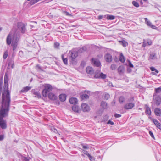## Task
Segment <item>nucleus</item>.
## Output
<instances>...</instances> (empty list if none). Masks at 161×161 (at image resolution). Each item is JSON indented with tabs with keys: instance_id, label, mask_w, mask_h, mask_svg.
<instances>
[{
	"instance_id": "9b49d317",
	"label": "nucleus",
	"mask_w": 161,
	"mask_h": 161,
	"mask_svg": "<svg viewBox=\"0 0 161 161\" xmlns=\"http://www.w3.org/2000/svg\"><path fill=\"white\" fill-rule=\"evenodd\" d=\"M48 97L52 100H55L57 99V96L53 93L50 92L47 95Z\"/></svg>"
},
{
	"instance_id": "79ce46f5",
	"label": "nucleus",
	"mask_w": 161,
	"mask_h": 161,
	"mask_svg": "<svg viewBox=\"0 0 161 161\" xmlns=\"http://www.w3.org/2000/svg\"><path fill=\"white\" fill-rule=\"evenodd\" d=\"M116 65L114 64H113L111 65L110 68L111 69L114 70L116 69Z\"/></svg>"
},
{
	"instance_id": "37998d69",
	"label": "nucleus",
	"mask_w": 161,
	"mask_h": 161,
	"mask_svg": "<svg viewBox=\"0 0 161 161\" xmlns=\"http://www.w3.org/2000/svg\"><path fill=\"white\" fill-rule=\"evenodd\" d=\"M100 72V71L99 70H97V72H96L95 74V75H94V77L95 78H98L97 77H96V75H97L98 76H99V75H100V73H99Z\"/></svg>"
},
{
	"instance_id": "680f3d73",
	"label": "nucleus",
	"mask_w": 161,
	"mask_h": 161,
	"mask_svg": "<svg viewBox=\"0 0 161 161\" xmlns=\"http://www.w3.org/2000/svg\"><path fill=\"white\" fill-rule=\"evenodd\" d=\"M2 28L0 27V31L2 30Z\"/></svg>"
},
{
	"instance_id": "603ef678",
	"label": "nucleus",
	"mask_w": 161,
	"mask_h": 161,
	"mask_svg": "<svg viewBox=\"0 0 161 161\" xmlns=\"http://www.w3.org/2000/svg\"><path fill=\"white\" fill-rule=\"evenodd\" d=\"M4 138V136L3 135H0V141L3 140Z\"/></svg>"
},
{
	"instance_id": "ddd939ff",
	"label": "nucleus",
	"mask_w": 161,
	"mask_h": 161,
	"mask_svg": "<svg viewBox=\"0 0 161 161\" xmlns=\"http://www.w3.org/2000/svg\"><path fill=\"white\" fill-rule=\"evenodd\" d=\"M69 52L70 53V56L72 59H74L78 56L77 53L75 51H70Z\"/></svg>"
},
{
	"instance_id": "423d86ee",
	"label": "nucleus",
	"mask_w": 161,
	"mask_h": 161,
	"mask_svg": "<svg viewBox=\"0 0 161 161\" xmlns=\"http://www.w3.org/2000/svg\"><path fill=\"white\" fill-rule=\"evenodd\" d=\"M153 102L157 106L160 105L161 102V98L160 96L156 94H154Z\"/></svg>"
},
{
	"instance_id": "e433bc0d",
	"label": "nucleus",
	"mask_w": 161,
	"mask_h": 161,
	"mask_svg": "<svg viewBox=\"0 0 161 161\" xmlns=\"http://www.w3.org/2000/svg\"><path fill=\"white\" fill-rule=\"evenodd\" d=\"M81 152L83 153L84 154L87 156L90 154H89L88 153V151H86V150L81 149Z\"/></svg>"
},
{
	"instance_id": "aec40b11",
	"label": "nucleus",
	"mask_w": 161,
	"mask_h": 161,
	"mask_svg": "<svg viewBox=\"0 0 161 161\" xmlns=\"http://www.w3.org/2000/svg\"><path fill=\"white\" fill-rule=\"evenodd\" d=\"M154 112L155 114L157 116H160L161 114V110L158 108H155Z\"/></svg>"
},
{
	"instance_id": "5701e85b",
	"label": "nucleus",
	"mask_w": 161,
	"mask_h": 161,
	"mask_svg": "<svg viewBox=\"0 0 161 161\" xmlns=\"http://www.w3.org/2000/svg\"><path fill=\"white\" fill-rule=\"evenodd\" d=\"M155 92L154 94L157 95L161 93V86L155 89Z\"/></svg>"
},
{
	"instance_id": "4c0bfd02",
	"label": "nucleus",
	"mask_w": 161,
	"mask_h": 161,
	"mask_svg": "<svg viewBox=\"0 0 161 161\" xmlns=\"http://www.w3.org/2000/svg\"><path fill=\"white\" fill-rule=\"evenodd\" d=\"M119 101L120 103H123L125 101V98L123 96L120 97L119 98Z\"/></svg>"
},
{
	"instance_id": "9d476101",
	"label": "nucleus",
	"mask_w": 161,
	"mask_h": 161,
	"mask_svg": "<svg viewBox=\"0 0 161 161\" xmlns=\"http://www.w3.org/2000/svg\"><path fill=\"white\" fill-rule=\"evenodd\" d=\"M144 19L146 23L147 24V25L148 26L152 28V29H155L156 28L155 26L153 25L152 24V23L150 22V21L148 20V19L147 18H145Z\"/></svg>"
},
{
	"instance_id": "c756f323",
	"label": "nucleus",
	"mask_w": 161,
	"mask_h": 161,
	"mask_svg": "<svg viewBox=\"0 0 161 161\" xmlns=\"http://www.w3.org/2000/svg\"><path fill=\"white\" fill-rule=\"evenodd\" d=\"M119 42L123 47H125L128 45L127 42L124 40L120 41Z\"/></svg>"
},
{
	"instance_id": "412c9836",
	"label": "nucleus",
	"mask_w": 161,
	"mask_h": 161,
	"mask_svg": "<svg viewBox=\"0 0 161 161\" xmlns=\"http://www.w3.org/2000/svg\"><path fill=\"white\" fill-rule=\"evenodd\" d=\"M72 110L75 112L79 113L80 111L79 108L76 105H73L72 107Z\"/></svg>"
},
{
	"instance_id": "e2e57ef3",
	"label": "nucleus",
	"mask_w": 161,
	"mask_h": 161,
	"mask_svg": "<svg viewBox=\"0 0 161 161\" xmlns=\"http://www.w3.org/2000/svg\"><path fill=\"white\" fill-rule=\"evenodd\" d=\"M81 156H84V155L83 154H81Z\"/></svg>"
},
{
	"instance_id": "f704fd0d",
	"label": "nucleus",
	"mask_w": 161,
	"mask_h": 161,
	"mask_svg": "<svg viewBox=\"0 0 161 161\" xmlns=\"http://www.w3.org/2000/svg\"><path fill=\"white\" fill-rule=\"evenodd\" d=\"M103 97L104 99L108 100L110 97V95L108 93H106L104 94Z\"/></svg>"
},
{
	"instance_id": "69168bd1",
	"label": "nucleus",
	"mask_w": 161,
	"mask_h": 161,
	"mask_svg": "<svg viewBox=\"0 0 161 161\" xmlns=\"http://www.w3.org/2000/svg\"><path fill=\"white\" fill-rule=\"evenodd\" d=\"M32 80V79H31V80H30L31 82Z\"/></svg>"
},
{
	"instance_id": "b1692460",
	"label": "nucleus",
	"mask_w": 161,
	"mask_h": 161,
	"mask_svg": "<svg viewBox=\"0 0 161 161\" xmlns=\"http://www.w3.org/2000/svg\"><path fill=\"white\" fill-rule=\"evenodd\" d=\"M119 61L122 63H124L125 61V59L122 53H121L119 57Z\"/></svg>"
},
{
	"instance_id": "58836bf2",
	"label": "nucleus",
	"mask_w": 161,
	"mask_h": 161,
	"mask_svg": "<svg viewBox=\"0 0 161 161\" xmlns=\"http://www.w3.org/2000/svg\"><path fill=\"white\" fill-rule=\"evenodd\" d=\"M8 52L7 50L6 51L4 52L3 55V58L4 59H6L7 58L8 55Z\"/></svg>"
},
{
	"instance_id": "3c124183",
	"label": "nucleus",
	"mask_w": 161,
	"mask_h": 161,
	"mask_svg": "<svg viewBox=\"0 0 161 161\" xmlns=\"http://www.w3.org/2000/svg\"><path fill=\"white\" fill-rule=\"evenodd\" d=\"M107 124H110L111 125H113L114 124V123L113 122L111 121V120H109L107 122Z\"/></svg>"
},
{
	"instance_id": "338daca9",
	"label": "nucleus",
	"mask_w": 161,
	"mask_h": 161,
	"mask_svg": "<svg viewBox=\"0 0 161 161\" xmlns=\"http://www.w3.org/2000/svg\"><path fill=\"white\" fill-rule=\"evenodd\" d=\"M10 65V63H9V64H8V66H9V65Z\"/></svg>"
},
{
	"instance_id": "c85d7f7f",
	"label": "nucleus",
	"mask_w": 161,
	"mask_h": 161,
	"mask_svg": "<svg viewBox=\"0 0 161 161\" xmlns=\"http://www.w3.org/2000/svg\"><path fill=\"white\" fill-rule=\"evenodd\" d=\"M149 58L153 60L156 59V54L153 53L151 54L149 57Z\"/></svg>"
},
{
	"instance_id": "f3484780",
	"label": "nucleus",
	"mask_w": 161,
	"mask_h": 161,
	"mask_svg": "<svg viewBox=\"0 0 161 161\" xmlns=\"http://www.w3.org/2000/svg\"><path fill=\"white\" fill-rule=\"evenodd\" d=\"M66 95L64 94H62L59 95V98L60 100L64 102L65 100L66 99Z\"/></svg>"
},
{
	"instance_id": "4d7b16f0",
	"label": "nucleus",
	"mask_w": 161,
	"mask_h": 161,
	"mask_svg": "<svg viewBox=\"0 0 161 161\" xmlns=\"http://www.w3.org/2000/svg\"><path fill=\"white\" fill-rule=\"evenodd\" d=\"M59 43L58 42H55L54 43V45L55 46H56L57 47H58L59 46Z\"/></svg>"
},
{
	"instance_id": "393cba45",
	"label": "nucleus",
	"mask_w": 161,
	"mask_h": 161,
	"mask_svg": "<svg viewBox=\"0 0 161 161\" xmlns=\"http://www.w3.org/2000/svg\"><path fill=\"white\" fill-rule=\"evenodd\" d=\"M146 110L145 112L146 114L150 115L151 114V112L150 108L149 107L146 106Z\"/></svg>"
},
{
	"instance_id": "5fc2aeb1",
	"label": "nucleus",
	"mask_w": 161,
	"mask_h": 161,
	"mask_svg": "<svg viewBox=\"0 0 161 161\" xmlns=\"http://www.w3.org/2000/svg\"><path fill=\"white\" fill-rule=\"evenodd\" d=\"M52 130L54 131V132H55V133H58V131L57 130L54 128H53V129H52Z\"/></svg>"
},
{
	"instance_id": "f03ea898",
	"label": "nucleus",
	"mask_w": 161,
	"mask_h": 161,
	"mask_svg": "<svg viewBox=\"0 0 161 161\" xmlns=\"http://www.w3.org/2000/svg\"><path fill=\"white\" fill-rule=\"evenodd\" d=\"M19 38V34H15L12 39V41L11 46L13 47V50L14 51L16 49L18 45V42Z\"/></svg>"
},
{
	"instance_id": "dca6fc26",
	"label": "nucleus",
	"mask_w": 161,
	"mask_h": 161,
	"mask_svg": "<svg viewBox=\"0 0 161 161\" xmlns=\"http://www.w3.org/2000/svg\"><path fill=\"white\" fill-rule=\"evenodd\" d=\"M86 72L88 74H92L94 73V71L92 68L90 67H88L86 68Z\"/></svg>"
},
{
	"instance_id": "a878e982",
	"label": "nucleus",
	"mask_w": 161,
	"mask_h": 161,
	"mask_svg": "<svg viewBox=\"0 0 161 161\" xmlns=\"http://www.w3.org/2000/svg\"><path fill=\"white\" fill-rule=\"evenodd\" d=\"M81 146L82 147V149L84 150L88 149L90 148V146L87 144H82Z\"/></svg>"
},
{
	"instance_id": "a19ab883",
	"label": "nucleus",
	"mask_w": 161,
	"mask_h": 161,
	"mask_svg": "<svg viewBox=\"0 0 161 161\" xmlns=\"http://www.w3.org/2000/svg\"><path fill=\"white\" fill-rule=\"evenodd\" d=\"M87 156L89 158V159L91 161H95V159L93 157L91 156L90 154L89 155H88Z\"/></svg>"
},
{
	"instance_id": "09e8293b",
	"label": "nucleus",
	"mask_w": 161,
	"mask_h": 161,
	"mask_svg": "<svg viewBox=\"0 0 161 161\" xmlns=\"http://www.w3.org/2000/svg\"><path fill=\"white\" fill-rule=\"evenodd\" d=\"M129 66L130 67L133 68V65L132 64L130 61H128Z\"/></svg>"
},
{
	"instance_id": "f257e3e1",
	"label": "nucleus",
	"mask_w": 161,
	"mask_h": 161,
	"mask_svg": "<svg viewBox=\"0 0 161 161\" xmlns=\"http://www.w3.org/2000/svg\"><path fill=\"white\" fill-rule=\"evenodd\" d=\"M8 78L6 73L4 76V90L2 96V106L0 110V118H3L8 115L10 102V91L8 89Z\"/></svg>"
},
{
	"instance_id": "39448f33",
	"label": "nucleus",
	"mask_w": 161,
	"mask_h": 161,
	"mask_svg": "<svg viewBox=\"0 0 161 161\" xmlns=\"http://www.w3.org/2000/svg\"><path fill=\"white\" fill-rule=\"evenodd\" d=\"M15 34H18V33H15L13 34L11 32H10L8 35L6 39V43L8 45H10L11 44L12 42V39L13 38V36Z\"/></svg>"
},
{
	"instance_id": "bf43d9fd",
	"label": "nucleus",
	"mask_w": 161,
	"mask_h": 161,
	"mask_svg": "<svg viewBox=\"0 0 161 161\" xmlns=\"http://www.w3.org/2000/svg\"><path fill=\"white\" fill-rule=\"evenodd\" d=\"M146 46V45H145L144 43H143V47H145Z\"/></svg>"
},
{
	"instance_id": "473e14b6",
	"label": "nucleus",
	"mask_w": 161,
	"mask_h": 161,
	"mask_svg": "<svg viewBox=\"0 0 161 161\" xmlns=\"http://www.w3.org/2000/svg\"><path fill=\"white\" fill-rule=\"evenodd\" d=\"M62 58V60L63 61V62L64 63L66 64L68 63V60L67 58H64V55L62 54L61 56Z\"/></svg>"
},
{
	"instance_id": "20e7f679",
	"label": "nucleus",
	"mask_w": 161,
	"mask_h": 161,
	"mask_svg": "<svg viewBox=\"0 0 161 161\" xmlns=\"http://www.w3.org/2000/svg\"><path fill=\"white\" fill-rule=\"evenodd\" d=\"M44 88L42 90V94L44 97L47 96V93L53 89L52 86L49 84H45L44 85Z\"/></svg>"
},
{
	"instance_id": "1a4fd4ad",
	"label": "nucleus",
	"mask_w": 161,
	"mask_h": 161,
	"mask_svg": "<svg viewBox=\"0 0 161 161\" xmlns=\"http://www.w3.org/2000/svg\"><path fill=\"white\" fill-rule=\"evenodd\" d=\"M92 62L96 66L98 67H99L101 66V63L99 60L95 58H92Z\"/></svg>"
},
{
	"instance_id": "bb28decb",
	"label": "nucleus",
	"mask_w": 161,
	"mask_h": 161,
	"mask_svg": "<svg viewBox=\"0 0 161 161\" xmlns=\"http://www.w3.org/2000/svg\"><path fill=\"white\" fill-rule=\"evenodd\" d=\"M31 87L28 86H26L24 87L21 90V92H25L31 89Z\"/></svg>"
},
{
	"instance_id": "a211bd4d",
	"label": "nucleus",
	"mask_w": 161,
	"mask_h": 161,
	"mask_svg": "<svg viewBox=\"0 0 161 161\" xmlns=\"http://www.w3.org/2000/svg\"><path fill=\"white\" fill-rule=\"evenodd\" d=\"M153 121L155 125L158 128L160 129L161 128V124L159 123L157 120L153 119Z\"/></svg>"
},
{
	"instance_id": "864d4df0",
	"label": "nucleus",
	"mask_w": 161,
	"mask_h": 161,
	"mask_svg": "<svg viewBox=\"0 0 161 161\" xmlns=\"http://www.w3.org/2000/svg\"><path fill=\"white\" fill-rule=\"evenodd\" d=\"M3 82L2 81L0 80V91L2 89V85Z\"/></svg>"
},
{
	"instance_id": "c9c22d12",
	"label": "nucleus",
	"mask_w": 161,
	"mask_h": 161,
	"mask_svg": "<svg viewBox=\"0 0 161 161\" xmlns=\"http://www.w3.org/2000/svg\"><path fill=\"white\" fill-rule=\"evenodd\" d=\"M87 48L86 47L84 46L82 47L81 48H80L78 51L79 52H82L84 51H86Z\"/></svg>"
},
{
	"instance_id": "c03bdc74",
	"label": "nucleus",
	"mask_w": 161,
	"mask_h": 161,
	"mask_svg": "<svg viewBox=\"0 0 161 161\" xmlns=\"http://www.w3.org/2000/svg\"><path fill=\"white\" fill-rule=\"evenodd\" d=\"M82 97L83 98H84L87 99L89 98L88 96L86 94H85L83 95L82 96Z\"/></svg>"
},
{
	"instance_id": "7c9ffc66",
	"label": "nucleus",
	"mask_w": 161,
	"mask_h": 161,
	"mask_svg": "<svg viewBox=\"0 0 161 161\" xmlns=\"http://www.w3.org/2000/svg\"><path fill=\"white\" fill-rule=\"evenodd\" d=\"M101 106L104 108H106L107 107V104L104 101H102L101 103Z\"/></svg>"
},
{
	"instance_id": "de8ad7c7",
	"label": "nucleus",
	"mask_w": 161,
	"mask_h": 161,
	"mask_svg": "<svg viewBox=\"0 0 161 161\" xmlns=\"http://www.w3.org/2000/svg\"><path fill=\"white\" fill-rule=\"evenodd\" d=\"M121 116V115L120 114H114V117L116 118H118L120 117Z\"/></svg>"
},
{
	"instance_id": "f8f14e48",
	"label": "nucleus",
	"mask_w": 161,
	"mask_h": 161,
	"mask_svg": "<svg viewBox=\"0 0 161 161\" xmlns=\"http://www.w3.org/2000/svg\"><path fill=\"white\" fill-rule=\"evenodd\" d=\"M31 92L35 97H37L38 98H40L41 97V94L38 91L34 89L32 90Z\"/></svg>"
},
{
	"instance_id": "6e6d98bb",
	"label": "nucleus",
	"mask_w": 161,
	"mask_h": 161,
	"mask_svg": "<svg viewBox=\"0 0 161 161\" xmlns=\"http://www.w3.org/2000/svg\"><path fill=\"white\" fill-rule=\"evenodd\" d=\"M103 18V15H99L98 17V19H99L100 20L101 19Z\"/></svg>"
},
{
	"instance_id": "ea45409f",
	"label": "nucleus",
	"mask_w": 161,
	"mask_h": 161,
	"mask_svg": "<svg viewBox=\"0 0 161 161\" xmlns=\"http://www.w3.org/2000/svg\"><path fill=\"white\" fill-rule=\"evenodd\" d=\"M25 31V26L24 25H22L21 26V32L22 33H24Z\"/></svg>"
},
{
	"instance_id": "13d9d810",
	"label": "nucleus",
	"mask_w": 161,
	"mask_h": 161,
	"mask_svg": "<svg viewBox=\"0 0 161 161\" xmlns=\"http://www.w3.org/2000/svg\"><path fill=\"white\" fill-rule=\"evenodd\" d=\"M24 159L25 161H29V160L26 157H25L24 158Z\"/></svg>"
},
{
	"instance_id": "7ed1b4c3",
	"label": "nucleus",
	"mask_w": 161,
	"mask_h": 161,
	"mask_svg": "<svg viewBox=\"0 0 161 161\" xmlns=\"http://www.w3.org/2000/svg\"><path fill=\"white\" fill-rule=\"evenodd\" d=\"M135 105L134 98L131 97L128 99V103L125 105L124 108L125 109H131L135 106Z\"/></svg>"
},
{
	"instance_id": "cd10ccee",
	"label": "nucleus",
	"mask_w": 161,
	"mask_h": 161,
	"mask_svg": "<svg viewBox=\"0 0 161 161\" xmlns=\"http://www.w3.org/2000/svg\"><path fill=\"white\" fill-rule=\"evenodd\" d=\"M96 77L97 78H101L104 79L106 78V75L102 73H100V75H99V76H98L96 75Z\"/></svg>"
},
{
	"instance_id": "4468645a",
	"label": "nucleus",
	"mask_w": 161,
	"mask_h": 161,
	"mask_svg": "<svg viewBox=\"0 0 161 161\" xmlns=\"http://www.w3.org/2000/svg\"><path fill=\"white\" fill-rule=\"evenodd\" d=\"M105 59L107 62H110L112 60V57L111 55L107 54L104 56Z\"/></svg>"
},
{
	"instance_id": "0e129e2a",
	"label": "nucleus",
	"mask_w": 161,
	"mask_h": 161,
	"mask_svg": "<svg viewBox=\"0 0 161 161\" xmlns=\"http://www.w3.org/2000/svg\"><path fill=\"white\" fill-rule=\"evenodd\" d=\"M105 117L107 118H108V117L107 116H106Z\"/></svg>"
},
{
	"instance_id": "774afa93",
	"label": "nucleus",
	"mask_w": 161,
	"mask_h": 161,
	"mask_svg": "<svg viewBox=\"0 0 161 161\" xmlns=\"http://www.w3.org/2000/svg\"><path fill=\"white\" fill-rule=\"evenodd\" d=\"M153 72H154L155 73V71H153Z\"/></svg>"
},
{
	"instance_id": "6e6552de",
	"label": "nucleus",
	"mask_w": 161,
	"mask_h": 161,
	"mask_svg": "<svg viewBox=\"0 0 161 161\" xmlns=\"http://www.w3.org/2000/svg\"><path fill=\"white\" fill-rule=\"evenodd\" d=\"M81 107L82 110L84 112H87L90 110V108L89 106L86 103L81 104Z\"/></svg>"
},
{
	"instance_id": "2eb2a0df",
	"label": "nucleus",
	"mask_w": 161,
	"mask_h": 161,
	"mask_svg": "<svg viewBox=\"0 0 161 161\" xmlns=\"http://www.w3.org/2000/svg\"><path fill=\"white\" fill-rule=\"evenodd\" d=\"M119 73L120 75L123 74L125 71V68L123 66H120L118 69Z\"/></svg>"
},
{
	"instance_id": "2f4dec72",
	"label": "nucleus",
	"mask_w": 161,
	"mask_h": 161,
	"mask_svg": "<svg viewBox=\"0 0 161 161\" xmlns=\"http://www.w3.org/2000/svg\"><path fill=\"white\" fill-rule=\"evenodd\" d=\"M115 18V16L114 15H108L107 16V19L108 20H113Z\"/></svg>"
},
{
	"instance_id": "8fccbe9b",
	"label": "nucleus",
	"mask_w": 161,
	"mask_h": 161,
	"mask_svg": "<svg viewBox=\"0 0 161 161\" xmlns=\"http://www.w3.org/2000/svg\"><path fill=\"white\" fill-rule=\"evenodd\" d=\"M147 43L148 45H151L152 44V42L151 40H148Z\"/></svg>"
},
{
	"instance_id": "6ab92c4d",
	"label": "nucleus",
	"mask_w": 161,
	"mask_h": 161,
	"mask_svg": "<svg viewBox=\"0 0 161 161\" xmlns=\"http://www.w3.org/2000/svg\"><path fill=\"white\" fill-rule=\"evenodd\" d=\"M69 102L71 104H76L78 102V100L75 98H71L69 99Z\"/></svg>"
},
{
	"instance_id": "4be33fe9",
	"label": "nucleus",
	"mask_w": 161,
	"mask_h": 161,
	"mask_svg": "<svg viewBox=\"0 0 161 161\" xmlns=\"http://www.w3.org/2000/svg\"><path fill=\"white\" fill-rule=\"evenodd\" d=\"M150 69L152 71H155V73L154 72H152V74L153 75H156L159 72L155 68L153 67H150Z\"/></svg>"
},
{
	"instance_id": "0eeeda50",
	"label": "nucleus",
	"mask_w": 161,
	"mask_h": 161,
	"mask_svg": "<svg viewBox=\"0 0 161 161\" xmlns=\"http://www.w3.org/2000/svg\"><path fill=\"white\" fill-rule=\"evenodd\" d=\"M7 122L4 120L3 118H0V128L3 129H5L7 128Z\"/></svg>"
},
{
	"instance_id": "052dcab7",
	"label": "nucleus",
	"mask_w": 161,
	"mask_h": 161,
	"mask_svg": "<svg viewBox=\"0 0 161 161\" xmlns=\"http://www.w3.org/2000/svg\"><path fill=\"white\" fill-rule=\"evenodd\" d=\"M14 64H12V66H11L12 68H13L14 67Z\"/></svg>"
},
{
	"instance_id": "49530a36",
	"label": "nucleus",
	"mask_w": 161,
	"mask_h": 161,
	"mask_svg": "<svg viewBox=\"0 0 161 161\" xmlns=\"http://www.w3.org/2000/svg\"><path fill=\"white\" fill-rule=\"evenodd\" d=\"M149 134L154 139L155 137H154V135L153 133V132L151 131H149Z\"/></svg>"
},
{
	"instance_id": "a18cd8bd",
	"label": "nucleus",
	"mask_w": 161,
	"mask_h": 161,
	"mask_svg": "<svg viewBox=\"0 0 161 161\" xmlns=\"http://www.w3.org/2000/svg\"><path fill=\"white\" fill-rule=\"evenodd\" d=\"M36 69H38L39 70H42V68L41 67L39 64H37L36 65Z\"/></svg>"
},
{
	"instance_id": "72a5a7b5",
	"label": "nucleus",
	"mask_w": 161,
	"mask_h": 161,
	"mask_svg": "<svg viewBox=\"0 0 161 161\" xmlns=\"http://www.w3.org/2000/svg\"><path fill=\"white\" fill-rule=\"evenodd\" d=\"M132 3L135 7L136 8H138L139 6V4L136 1H133L132 2Z\"/></svg>"
}]
</instances>
